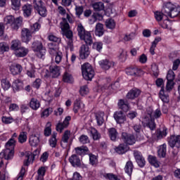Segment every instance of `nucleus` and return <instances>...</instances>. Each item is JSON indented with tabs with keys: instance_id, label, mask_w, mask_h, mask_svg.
I'll use <instances>...</instances> for the list:
<instances>
[{
	"instance_id": "4d7b16f0",
	"label": "nucleus",
	"mask_w": 180,
	"mask_h": 180,
	"mask_svg": "<svg viewBox=\"0 0 180 180\" xmlns=\"http://www.w3.org/2000/svg\"><path fill=\"white\" fill-rule=\"evenodd\" d=\"M162 115V112H161V110L160 108L156 109L155 111H153L152 117L153 119H159Z\"/></svg>"
},
{
	"instance_id": "680f3d73",
	"label": "nucleus",
	"mask_w": 180,
	"mask_h": 180,
	"mask_svg": "<svg viewBox=\"0 0 180 180\" xmlns=\"http://www.w3.org/2000/svg\"><path fill=\"white\" fill-rule=\"evenodd\" d=\"M79 139L82 144H88L89 143V138L86 135H82Z\"/></svg>"
},
{
	"instance_id": "7c9ffc66",
	"label": "nucleus",
	"mask_w": 180,
	"mask_h": 180,
	"mask_svg": "<svg viewBox=\"0 0 180 180\" xmlns=\"http://www.w3.org/2000/svg\"><path fill=\"white\" fill-rule=\"evenodd\" d=\"M30 108H31L32 110H37V109L40 108V101H39L37 98H31L30 101Z\"/></svg>"
},
{
	"instance_id": "f704fd0d",
	"label": "nucleus",
	"mask_w": 180,
	"mask_h": 180,
	"mask_svg": "<svg viewBox=\"0 0 180 180\" xmlns=\"http://www.w3.org/2000/svg\"><path fill=\"white\" fill-rule=\"evenodd\" d=\"M118 107L120 109H122L124 110V112H127L129 110V103L127 101H124L123 99H120L118 102Z\"/></svg>"
},
{
	"instance_id": "338daca9",
	"label": "nucleus",
	"mask_w": 180,
	"mask_h": 180,
	"mask_svg": "<svg viewBox=\"0 0 180 180\" xmlns=\"http://www.w3.org/2000/svg\"><path fill=\"white\" fill-rule=\"evenodd\" d=\"M48 39L50 41H53L54 43H60L61 39L53 34H50L48 37Z\"/></svg>"
},
{
	"instance_id": "9b49d317",
	"label": "nucleus",
	"mask_w": 180,
	"mask_h": 180,
	"mask_svg": "<svg viewBox=\"0 0 180 180\" xmlns=\"http://www.w3.org/2000/svg\"><path fill=\"white\" fill-rule=\"evenodd\" d=\"M81 40H84L87 46H92L94 44V38L89 31H85L84 33L79 37Z\"/></svg>"
},
{
	"instance_id": "58836bf2",
	"label": "nucleus",
	"mask_w": 180,
	"mask_h": 180,
	"mask_svg": "<svg viewBox=\"0 0 180 180\" xmlns=\"http://www.w3.org/2000/svg\"><path fill=\"white\" fill-rule=\"evenodd\" d=\"M148 162L155 168L160 167V162L158 161V160H157V158L155 156L149 155Z\"/></svg>"
},
{
	"instance_id": "393cba45",
	"label": "nucleus",
	"mask_w": 180,
	"mask_h": 180,
	"mask_svg": "<svg viewBox=\"0 0 180 180\" xmlns=\"http://www.w3.org/2000/svg\"><path fill=\"white\" fill-rule=\"evenodd\" d=\"M48 47L49 49V53L51 56H56V54H58L60 53V50L58 49V46L53 44V43H49L48 44Z\"/></svg>"
},
{
	"instance_id": "6e6d98bb",
	"label": "nucleus",
	"mask_w": 180,
	"mask_h": 180,
	"mask_svg": "<svg viewBox=\"0 0 180 180\" xmlns=\"http://www.w3.org/2000/svg\"><path fill=\"white\" fill-rule=\"evenodd\" d=\"M41 25L39 22H35L31 26L30 31L31 33H36V32H39L40 30Z\"/></svg>"
},
{
	"instance_id": "39448f33",
	"label": "nucleus",
	"mask_w": 180,
	"mask_h": 180,
	"mask_svg": "<svg viewBox=\"0 0 180 180\" xmlns=\"http://www.w3.org/2000/svg\"><path fill=\"white\" fill-rule=\"evenodd\" d=\"M163 12L165 16H169V18H176L179 15L180 7L179 6H175L171 2H167L165 4L163 8Z\"/></svg>"
},
{
	"instance_id": "f257e3e1",
	"label": "nucleus",
	"mask_w": 180,
	"mask_h": 180,
	"mask_svg": "<svg viewBox=\"0 0 180 180\" xmlns=\"http://www.w3.org/2000/svg\"><path fill=\"white\" fill-rule=\"evenodd\" d=\"M63 22H60V29L63 32V36H65L67 39H68V47L70 49V50L72 51L74 49L72 45V31L70 30V24L67 22L66 18H62Z\"/></svg>"
},
{
	"instance_id": "4be33fe9",
	"label": "nucleus",
	"mask_w": 180,
	"mask_h": 180,
	"mask_svg": "<svg viewBox=\"0 0 180 180\" xmlns=\"http://www.w3.org/2000/svg\"><path fill=\"white\" fill-rule=\"evenodd\" d=\"M114 117L117 123L122 124L126 122V115L122 111L116 112L114 114Z\"/></svg>"
},
{
	"instance_id": "603ef678",
	"label": "nucleus",
	"mask_w": 180,
	"mask_h": 180,
	"mask_svg": "<svg viewBox=\"0 0 180 180\" xmlns=\"http://www.w3.org/2000/svg\"><path fill=\"white\" fill-rule=\"evenodd\" d=\"M63 79L64 82H68L69 84H71V82H72V76L68 72H65Z\"/></svg>"
},
{
	"instance_id": "2eb2a0df",
	"label": "nucleus",
	"mask_w": 180,
	"mask_h": 180,
	"mask_svg": "<svg viewBox=\"0 0 180 180\" xmlns=\"http://www.w3.org/2000/svg\"><path fill=\"white\" fill-rule=\"evenodd\" d=\"M50 77L52 78H58L61 75V68L56 65H51L49 67Z\"/></svg>"
},
{
	"instance_id": "bf43d9fd",
	"label": "nucleus",
	"mask_w": 180,
	"mask_h": 180,
	"mask_svg": "<svg viewBox=\"0 0 180 180\" xmlns=\"http://www.w3.org/2000/svg\"><path fill=\"white\" fill-rule=\"evenodd\" d=\"M1 120L5 124H11V123H13V122H14V120L12 117L6 116L2 117Z\"/></svg>"
},
{
	"instance_id": "6e6552de",
	"label": "nucleus",
	"mask_w": 180,
	"mask_h": 180,
	"mask_svg": "<svg viewBox=\"0 0 180 180\" xmlns=\"http://www.w3.org/2000/svg\"><path fill=\"white\" fill-rule=\"evenodd\" d=\"M32 49L34 51H37V56L39 58H43L46 56V48L43 46V43L39 41H34L32 43Z\"/></svg>"
},
{
	"instance_id": "6ab92c4d",
	"label": "nucleus",
	"mask_w": 180,
	"mask_h": 180,
	"mask_svg": "<svg viewBox=\"0 0 180 180\" xmlns=\"http://www.w3.org/2000/svg\"><path fill=\"white\" fill-rule=\"evenodd\" d=\"M134 158L136 159L137 164L141 168H143V167H144V165H146V160H144V158L143 157V155H141V153L138 151H135L134 153Z\"/></svg>"
},
{
	"instance_id": "7ed1b4c3",
	"label": "nucleus",
	"mask_w": 180,
	"mask_h": 180,
	"mask_svg": "<svg viewBox=\"0 0 180 180\" xmlns=\"http://www.w3.org/2000/svg\"><path fill=\"white\" fill-rule=\"evenodd\" d=\"M4 22L6 25H11L12 30L18 32L19 27H20L23 23V18L22 17L15 18L13 15H7L4 17Z\"/></svg>"
},
{
	"instance_id": "0e129e2a",
	"label": "nucleus",
	"mask_w": 180,
	"mask_h": 180,
	"mask_svg": "<svg viewBox=\"0 0 180 180\" xmlns=\"http://www.w3.org/2000/svg\"><path fill=\"white\" fill-rule=\"evenodd\" d=\"M105 178H106L107 179H110V180H120L117 176L112 174V173H108V174H104Z\"/></svg>"
},
{
	"instance_id": "774afa93",
	"label": "nucleus",
	"mask_w": 180,
	"mask_h": 180,
	"mask_svg": "<svg viewBox=\"0 0 180 180\" xmlns=\"http://www.w3.org/2000/svg\"><path fill=\"white\" fill-rule=\"evenodd\" d=\"M75 11L77 16H81L82 13H84V6H76Z\"/></svg>"
},
{
	"instance_id": "aec40b11",
	"label": "nucleus",
	"mask_w": 180,
	"mask_h": 180,
	"mask_svg": "<svg viewBox=\"0 0 180 180\" xmlns=\"http://www.w3.org/2000/svg\"><path fill=\"white\" fill-rule=\"evenodd\" d=\"M79 56L80 58L82 60L86 58L88 56H89V47H88V45H82L79 49Z\"/></svg>"
},
{
	"instance_id": "e433bc0d",
	"label": "nucleus",
	"mask_w": 180,
	"mask_h": 180,
	"mask_svg": "<svg viewBox=\"0 0 180 180\" xmlns=\"http://www.w3.org/2000/svg\"><path fill=\"white\" fill-rule=\"evenodd\" d=\"M92 8L96 12H99L105 9V5L102 1H98L92 4Z\"/></svg>"
},
{
	"instance_id": "412c9836",
	"label": "nucleus",
	"mask_w": 180,
	"mask_h": 180,
	"mask_svg": "<svg viewBox=\"0 0 180 180\" xmlns=\"http://www.w3.org/2000/svg\"><path fill=\"white\" fill-rule=\"evenodd\" d=\"M23 70L22 65L19 64H13L10 66V71L13 75H18Z\"/></svg>"
},
{
	"instance_id": "79ce46f5",
	"label": "nucleus",
	"mask_w": 180,
	"mask_h": 180,
	"mask_svg": "<svg viewBox=\"0 0 180 180\" xmlns=\"http://www.w3.org/2000/svg\"><path fill=\"white\" fill-rule=\"evenodd\" d=\"M159 157L164 158L167 154V144L164 143L160 146V148L158 151Z\"/></svg>"
},
{
	"instance_id": "f03ea898",
	"label": "nucleus",
	"mask_w": 180,
	"mask_h": 180,
	"mask_svg": "<svg viewBox=\"0 0 180 180\" xmlns=\"http://www.w3.org/2000/svg\"><path fill=\"white\" fill-rule=\"evenodd\" d=\"M142 124L144 127H149L150 130H154V129H155V122L153 117V108L151 107L146 109V111L142 117Z\"/></svg>"
},
{
	"instance_id": "ddd939ff",
	"label": "nucleus",
	"mask_w": 180,
	"mask_h": 180,
	"mask_svg": "<svg viewBox=\"0 0 180 180\" xmlns=\"http://www.w3.org/2000/svg\"><path fill=\"white\" fill-rule=\"evenodd\" d=\"M98 64L103 70H110L112 67H115V62L109 59H103L98 62Z\"/></svg>"
},
{
	"instance_id": "13d9d810",
	"label": "nucleus",
	"mask_w": 180,
	"mask_h": 180,
	"mask_svg": "<svg viewBox=\"0 0 180 180\" xmlns=\"http://www.w3.org/2000/svg\"><path fill=\"white\" fill-rule=\"evenodd\" d=\"M77 34L79 37H80V36H82L84 33H85V32H86V30H85V27H84L82 26V24L79 23L77 25Z\"/></svg>"
},
{
	"instance_id": "052dcab7",
	"label": "nucleus",
	"mask_w": 180,
	"mask_h": 180,
	"mask_svg": "<svg viewBox=\"0 0 180 180\" xmlns=\"http://www.w3.org/2000/svg\"><path fill=\"white\" fill-rule=\"evenodd\" d=\"M55 56V63L56 64H59L61 63V60H63V52H58Z\"/></svg>"
},
{
	"instance_id": "f8f14e48",
	"label": "nucleus",
	"mask_w": 180,
	"mask_h": 180,
	"mask_svg": "<svg viewBox=\"0 0 180 180\" xmlns=\"http://www.w3.org/2000/svg\"><path fill=\"white\" fill-rule=\"evenodd\" d=\"M32 31L27 28H23L21 30V39L24 43H29L32 40Z\"/></svg>"
},
{
	"instance_id": "b1692460",
	"label": "nucleus",
	"mask_w": 180,
	"mask_h": 180,
	"mask_svg": "<svg viewBox=\"0 0 180 180\" xmlns=\"http://www.w3.org/2000/svg\"><path fill=\"white\" fill-rule=\"evenodd\" d=\"M128 150H129V148L126 143H121L115 148V151L117 154H124L127 153Z\"/></svg>"
},
{
	"instance_id": "ea45409f",
	"label": "nucleus",
	"mask_w": 180,
	"mask_h": 180,
	"mask_svg": "<svg viewBox=\"0 0 180 180\" xmlns=\"http://www.w3.org/2000/svg\"><path fill=\"white\" fill-rule=\"evenodd\" d=\"M14 91H20L23 88V82L20 79H15L13 83Z\"/></svg>"
},
{
	"instance_id": "423d86ee",
	"label": "nucleus",
	"mask_w": 180,
	"mask_h": 180,
	"mask_svg": "<svg viewBox=\"0 0 180 180\" xmlns=\"http://www.w3.org/2000/svg\"><path fill=\"white\" fill-rule=\"evenodd\" d=\"M82 72L83 77L86 81H91V79H92L95 76V71H94L92 65L89 63H84L82 65Z\"/></svg>"
},
{
	"instance_id": "4c0bfd02",
	"label": "nucleus",
	"mask_w": 180,
	"mask_h": 180,
	"mask_svg": "<svg viewBox=\"0 0 180 180\" xmlns=\"http://www.w3.org/2000/svg\"><path fill=\"white\" fill-rule=\"evenodd\" d=\"M108 134L110 140L112 141H116V139H117V131L115 128H110L108 129Z\"/></svg>"
},
{
	"instance_id": "9d476101",
	"label": "nucleus",
	"mask_w": 180,
	"mask_h": 180,
	"mask_svg": "<svg viewBox=\"0 0 180 180\" xmlns=\"http://www.w3.org/2000/svg\"><path fill=\"white\" fill-rule=\"evenodd\" d=\"M122 139L124 143L128 144L129 146H133L136 143V137L133 134H129L126 132L122 134Z\"/></svg>"
},
{
	"instance_id": "20e7f679",
	"label": "nucleus",
	"mask_w": 180,
	"mask_h": 180,
	"mask_svg": "<svg viewBox=\"0 0 180 180\" xmlns=\"http://www.w3.org/2000/svg\"><path fill=\"white\" fill-rule=\"evenodd\" d=\"M15 141L10 139L6 143V149L0 153V158H4V160H11L13 157Z\"/></svg>"
},
{
	"instance_id": "473e14b6",
	"label": "nucleus",
	"mask_w": 180,
	"mask_h": 180,
	"mask_svg": "<svg viewBox=\"0 0 180 180\" xmlns=\"http://www.w3.org/2000/svg\"><path fill=\"white\" fill-rule=\"evenodd\" d=\"M159 96L164 103H168L169 102V96L165 94V91H164L163 87H162L160 91Z\"/></svg>"
},
{
	"instance_id": "c03bdc74",
	"label": "nucleus",
	"mask_w": 180,
	"mask_h": 180,
	"mask_svg": "<svg viewBox=\"0 0 180 180\" xmlns=\"http://www.w3.org/2000/svg\"><path fill=\"white\" fill-rule=\"evenodd\" d=\"M124 169L128 175H131V173L133 172V162L131 161H128L126 163Z\"/></svg>"
},
{
	"instance_id": "0eeeda50",
	"label": "nucleus",
	"mask_w": 180,
	"mask_h": 180,
	"mask_svg": "<svg viewBox=\"0 0 180 180\" xmlns=\"http://www.w3.org/2000/svg\"><path fill=\"white\" fill-rule=\"evenodd\" d=\"M32 5L34 9L37 11L40 16L44 18L47 15V8H46L42 0H33Z\"/></svg>"
},
{
	"instance_id": "49530a36",
	"label": "nucleus",
	"mask_w": 180,
	"mask_h": 180,
	"mask_svg": "<svg viewBox=\"0 0 180 180\" xmlns=\"http://www.w3.org/2000/svg\"><path fill=\"white\" fill-rule=\"evenodd\" d=\"M90 133L91 134L93 140H99L101 139V134L98 132V130L95 128H91Z\"/></svg>"
},
{
	"instance_id": "5701e85b",
	"label": "nucleus",
	"mask_w": 180,
	"mask_h": 180,
	"mask_svg": "<svg viewBox=\"0 0 180 180\" xmlns=\"http://www.w3.org/2000/svg\"><path fill=\"white\" fill-rule=\"evenodd\" d=\"M69 162L72 167H81V159L77 155H72L69 158Z\"/></svg>"
},
{
	"instance_id": "864d4df0",
	"label": "nucleus",
	"mask_w": 180,
	"mask_h": 180,
	"mask_svg": "<svg viewBox=\"0 0 180 180\" xmlns=\"http://www.w3.org/2000/svg\"><path fill=\"white\" fill-rule=\"evenodd\" d=\"M79 92L82 96H85V95H88V94H89V89L88 88V86L84 85L80 87Z\"/></svg>"
},
{
	"instance_id": "2f4dec72",
	"label": "nucleus",
	"mask_w": 180,
	"mask_h": 180,
	"mask_svg": "<svg viewBox=\"0 0 180 180\" xmlns=\"http://www.w3.org/2000/svg\"><path fill=\"white\" fill-rule=\"evenodd\" d=\"M76 154L78 155H85L89 153V149L86 146L77 147L75 148Z\"/></svg>"
},
{
	"instance_id": "c85d7f7f",
	"label": "nucleus",
	"mask_w": 180,
	"mask_h": 180,
	"mask_svg": "<svg viewBox=\"0 0 180 180\" xmlns=\"http://www.w3.org/2000/svg\"><path fill=\"white\" fill-rule=\"evenodd\" d=\"M28 53L29 49L21 46L15 52V55L16 56V57H25L27 56Z\"/></svg>"
},
{
	"instance_id": "69168bd1",
	"label": "nucleus",
	"mask_w": 180,
	"mask_h": 180,
	"mask_svg": "<svg viewBox=\"0 0 180 180\" xmlns=\"http://www.w3.org/2000/svg\"><path fill=\"white\" fill-rule=\"evenodd\" d=\"M167 81H174L175 79V73L172 70H169L167 75Z\"/></svg>"
},
{
	"instance_id": "a19ab883",
	"label": "nucleus",
	"mask_w": 180,
	"mask_h": 180,
	"mask_svg": "<svg viewBox=\"0 0 180 180\" xmlns=\"http://www.w3.org/2000/svg\"><path fill=\"white\" fill-rule=\"evenodd\" d=\"M156 139L158 140H161V139H164V137L167 136V128H164L162 130H157L155 133Z\"/></svg>"
},
{
	"instance_id": "dca6fc26",
	"label": "nucleus",
	"mask_w": 180,
	"mask_h": 180,
	"mask_svg": "<svg viewBox=\"0 0 180 180\" xmlns=\"http://www.w3.org/2000/svg\"><path fill=\"white\" fill-rule=\"evenodd\" d=\"M71 120V117L68 116L65 118L63 122H59L56 125V130L59 131V133H63V130L64 129H67L68 126L70 125V121Z\"/></svg>"
},
{
	"instance_id": "8fccbe9b",
	"label": "nucleus",
	"mask_w": 180,
	"mask_h": 180,
	"mask_svg": "<svg viewBox=\"0 0 180 180\" xmlns=\"http://www.w3.org/2000/svg\"><path fill=\"white\" fill-rule=\"evenodd\" d=\"M11 8L14 9V11H19V8H20V1L11 0Z\"/></svg>"
},
{
	"instance_id": "a18cd8bd",
	"label": "nucleus",
	"mask_w": 180,
	"mask_h": 180,
	"mask_svg": "<svg viewBox=\"0 0 180 180\" xmlns=\"http://www.w3.org/2000/svg\"><path fill=\"white\" fill-rule=\"evenodd\" d=\"M38 176L37 180H44V175L46 174V169L44 167H40L37 171Z\"/></svg>"
},
{
	"instance_id": "c756f323",
	"label": "nucleus",
	"mask_w": 180,
	"mask_h": 180,
	"mask_svg": "<svg viewBox=\"0 0 180 180\" xmlns=\"http://www.w3.org/2000/svg\"><path fill=\"white\" fill-rule=\"evenodd\" d=\"M105 33V30L103 29V24L98 22L96 25V30H95V34L96 36H98L101 37V36H103V34Z\"/></svg>"
},
{
	"instance_id": "09e8293b",
	"label": "nucleus",
	"mask_w": 180,
	"mask_h": 180,
	"mask_svg": "<svg viewBox=\"0 0 180 180\" xmlns=\"http://www.w3.org/2000/svg\"><path fill=\"white\" fill-rule=\"evenodd\" d=\"M105 26L108 29H115L116 27V22L113 19H108L105 20Z\"/></svg>"
},
{
	"instance_id": "4468645a",
	"label": "nucleus",
	"mask_w": 180,
	"mask_h": 180,
	"mask_svg": "<svg viewBox=\"0 0 180 180\" xmlns=\"http://www.w3.org/2000/svg\"><path fill=\"white\" fill-rule=\"evenodd\" d=\"M169 145L172 148H174V147H176L177 148H179L180 147V135H172L169 138L168 141Z\"/></svg>"
},
{
	"instance_id": "72a5a7b5",
	"label": "nucleus",
	"mask_w": 180,
	"mask_h": 180,
	"mask_svg": "<svg viewBox=\"0 0 180 180\" xmlns=\"http://www.w3.org/2000/svg\"><path fill=\"white\" fill-rule=\"evenodd\" d=\"M70 136H71V131L70 130L65 131L60 142V145L62 146V147L63 144H67V143H68V140H70Z\"/></svg>"
},
{
	"instance_id": "cd10ccee",
	"label": "nucleus",
	"mask_w": 180,
	"mask_h": 180,
	"mask_svg": "<svg viewBox=\"0 0 180 180\" xmlns=\"http://www.w3.org/2000/svg\"><path fill=\"white\" fill-rule=\"evenodd\" d=\"M95 116L98 126H102L103 124V122H105V120L103 119L105 116V112H98L95 114Z\"/></svg>"
},
{
	"instance_id": "de8ad7c7",
	"label": "nucleus",
	"mask_w": 180,
	"mask_h": 180,
	"mask_svg": "<svg viewBox=\"0 0 180 180\" xmlns=\"http://www.w3.org/2000/svg\"><path fill=\"white\" fill-rule=\"evenodd\" d=\"M27 141V132H20V135L18 136V141L23 144V143H26Z\"/></svg>"
},
{
	"instance_id": "f3484780",
	"label": "nucleus",
	"mask_w": 180,
	"mask_h": 180,
	"mask_svg": "<svg viewBox=\"0 0 180 180\" xmlns=\"http://www.w3.org/2000/svg\"><path fill=\"white\" fill-rule=\"evenodd\" d=\"M141 94V90L137 88H133L131 89L127 94V99H136V98H139Z\"/></svg>"
},
{
	"instance_id": "c9c22d12",
	"label": "nucleus",
	"mask_w": 180,
	"mask_h": 180,
	"mask_svg": "<svg viewBox=\"0 0 180 180\" xmlns=\"http://www.w3.org/2000/svg\"><path fill=\"white\" fill-rule=\"evenodd\" d=\"M25 158L26 160H24V165L25 167H29L30 162L34 160V154H32V153H25Z\"/></svg>"
},
{
	"instance_id": "bb28decb",
	"label": "nucleus",
	"mask_w": 180,
	"mask_h": 180,
	"mask_svg": "<svg viewBox=\"0 0 180 180\" xmlns=\"http://www.w3.org/2000/svg\"><path fill=\"white\" fill-rule=\"evenodd\" d=\"M29 143L31 147H37L40 143V138L36 135H31L29 139Z\"/></svg>"
},
{
	"instance_id": "1a4fd4ad",
	"label": "nucleus",
	"mask_w": 180,
	"mask_h": 180,
	"mask_svg": "<svg viewBox=\"0 0 180 180\" xmlns=\"http://www.w3.org/2000/svg\"><path fill=\"white\" fill-rule=\"evenodd\" d=\"M126 72L127 75H132L133 77H141V75H144L143 70L136 67L127 68Z\"/></svg>"
},
{
	"instance_id": "a878e982",
	"label": "nucleus",
	"mask_w": 180,
	"mask_h": 180,
	"mask_svg": "<svg viewBox=\"0 0 180 180\" xmlns=\"http://www.w3.org/2000/svg\"><path fill=\"white\" fill-rule=\"evenodd\" d=\"M0 81L1 88H3L4 91H8V89L11 88V83L9 82L6 77H4L2 76H0Z\"/></svg>"
},
{
	"instance_id": "a211bd4d",
	"label": "nucleus",
	"mask_w": 180,
	"mask_h": 180,
	"mask_svg": "<svg viewBox=\"0 0 180 180\" xmlns=\"http://www.w3.org/2000/svg\"><path fill=\"white\" fill-rule=\"evenodd\" d=\"M22 11L25 18H30L32 16V12H33V6L26 4L22 6Z\"/></svg>"
},
{
	"instance_id": "3c124183",
	"label": "nucleus",
	"mask_w": 180,
	"mask_h": 180,
	"mask_svg": "<svg viewBox=\"0 0 180 180\" xmlns=\"http://www.w3.org/2000/svg\"><path fill=\"white\" fill-rule=\"evenodd\" d=\"M9 51V46L5 42L0 43V54H4L5 51Z\"/></svg>"
},
{
	"instance_id": "37998d69",
	"label": "nucleus",
	"mask_w": 180,
	"mask_h": 180,
	"mask_svg": "<svg viewBox=\"0 0 180 180\" xmlns=\"http://www.w3.org/2000/svg\"><path fill=\"white\" fill-rule=\"evenodd\" d=\"M20 44V41L18 39L13 40L11 41V49L15 52L19 48L21 47Z\"/></svg>"
},
{
	"instance_id": "5fc2aeb1",
	"label": "nucleus",
	"mask_w": 180,
	"mask_h": 180,
	"mask_svg": "<svg viewBox=\"0 0 180 180\" xmlns=\"http://www.w3.org/2000/svg\"><path fill=\"white\" fill-rule=\"evenodd\" d=\"M56 137H57V134H53L52 137L49 139V144L51 147L54 148L56 146H57V139Z\"/></svg>"
},
{
	"instance_id": "e2e57ef3",
	"label": "nucleus",
	"mask_w": 180,
	"mask_h": 180,
	"mask_svg": "<svg viewBox=\"0 0 180 180\" xmlns=\"http://www.w3.org/2000/svg\"><path fill=\"white\" fill-rule=\"evenodd\" d=\"M44 134L46 136H49L51 134V123L48 122L46 124V127L44 129Z\"/></svg>"
}]
</instances>
